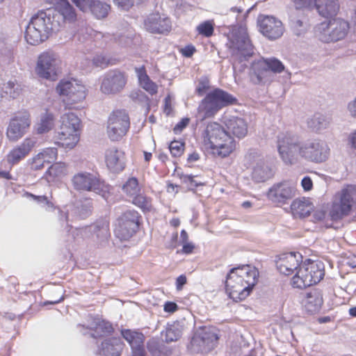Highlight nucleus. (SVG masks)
I'll return each instance as SVG.
<instances>
[{"instance_id":"1","label":"nucleus","mask_w":356,"mask_h":356,"mask_svg":"<svg viewBox=\"0 0 356 356\" xmlns=\"http://www.w3.org/2000/svg\"><path fill=\"white\" fill-rule=\"evenodd\" d=\"M225 127L216 122L209 123L203 133V146L211 154L225 158L236 148L234 137L241 139L248 134V126L240 117L226 115L223 118Z\"/></svg>"},{"instance_id":"2","label":"nucleus","mask_w":356,"mask_h":356,"mask_svg":"<svg viewBox=\"0 0 356 356\" xmlns=\"http://www.w3.org/2000/svg\"><path fill=\"white\" fill-rule=\"evenodd\" d=\"M259 271L252 266L245 265L232 268L226 277L225 291L235 302L245 300L258 282Z\"/></svg>"},{"instance_id":"3","label":"nucleus","mask_w":356,"mask_h":356,"mask_svg":"<svg viewBox=\"0 0 356 356\" xmlns=\"http://www.w3.org/2000/svg\"><path fill=\"white\" fill-rule=\"evenodd\" d=\"M58 30V24L55 23L51 10L40 11L32 17L26 26L25 39L30 44L37 45Z\"/></svg>"},{"instance_id":"4","label":"nucleus","mask_w":356,"mask_h":356,"mask_svg":"<svg viewBox=\"0 0 356 356\" xmlns=\"http://www.w3.org/2000/svg\"><path fill=\"white\" fill-rule=\"evenodd\" d=\"M227 45L232 58L235 61L243 62L253 54V46L244 25L234 26L228 33Z\"/></svg>"},{"instance_id":"5","label":"nucleus","mask_w":356,"mask_h":356,"mask_svg":"<svg viewBox=\"0 0 356 356\" xmlns=\"http://www.w3.org/2000/svg\"><path fill=\"white\" fill-rule=\"evenodd\" d=\"M324 276V266L321 261L310 259L302 261L291 278L294 288L304 289L319 282Z\"/></svg>"},{"instance_id":"6","label":"nucleus","mask_w":356,"mask_h":356,"mask_svg":"<svg viewBox=\"0 0 356 356\" xmlns=\"http://www.w3.org/2000/svg\"><path fill=\"white\" fill-rule=\"evenodd\" d=\"M56 93L63 97L65 106L78 109L87 96V88L82 81L77 79H62L56 86Z\"/></svg>"},{"instance_id":"7","label":"nucleus","mask_w":356,"mask_h":356,"mask_svg":"<svg viewBox=\"0 0 356 356\" xmlns=\"http://www.w3.org/2000/svg\"><path fill=\"white\" fill-rule=\"evenodd\" d=\"M235 98L227 92L216 89L207 94L199 105L197 118L200 121L213 117L220 109L234 104Z\"/></svg>"},{"instance_id":"8","label":"nucleus","mask_w":356,"mask_h":356,"mask_svg":"<svg viewBox=\"0 0 356 356\" xmlns=\"http://www.w3.org/2000/svg\"><path fill=\"white\" fill-rule=\"evenodd\" d=\"M277 148L281 160L286 165H294L302 159V142L291 134H280Z\"/></svg>"},{"instance_id":"9","label":"nucleus","mask_w":356,"mask_h":356,"mask_svg":"<svg viewBox=\"0 0 356 356\" xmlns=\"http://www.w3.org/2000/svg\"><path fill=\"white\" fill-rule=\"evenodd\" d=\"M284 70V65L275 58H259L251 66V79L254 83H266L272 80L271 72L277 74Z\"/></svg>"},{"instance_id":"10","label":"nucleus","mask_w":356,"mask_h":356,"mask_svg":"<svg viewBox=\"0 0 356 356\" xmlns=\"http://www.w3.org/2000/svg\"><path fill=\"white\" fill-rule=\"evenodd\" d=\"M354 207H356V186H347L334 195L330 216L332 219H340L348 215Z\"/></svg>"},{"instance_id":"11","label":"nucleus","mask_w":356,"mask_h":356,"mask_svg":"<svg viewBox=\"0 0 356 356\" xmlns=\"http://www.w3.org/2000/svg\"><path fill=\"white\" fill-rule=\"evenodd\" d=\"M61 60L58 54L52 51L41 53L36 60L35 74L41 79L54 81L60 72Z\"/></svg>"},{"instance_id":"12","label":"nucleus","mask_w":356,"mask_h":356,"mask_svg":"<svg viewBox=\"0 0 356 356\" xmlns=\"http://www.w3.org/2000/svg\"><path fill=\"white\" fill-rule=\"evenodd\" d=\"M348 29L347 22L337 18L319 24L315 28V33L321 40L329 42L343 39L346 35Z\"/></svg>"},{"instance_id":"13","label":"nucleus","mask_w":356,"mask_h":356,"mask_svg":"<svg viewBox=\"0 0 356 356\" xmlns=\"http://www.w3.org/2000/svg\"><path fill=\"white\" fill-rule=\"evenodd\" d=\"M72 183L75 190L80 191H92L105 196L109 191V186L98 179L95 175L81 172L75 174L72 178Z\"/></svg>"},{"instance_id":"14","label":"nucleus","mask_w":356,"mask_h":356,"mask_svg":"<svg viewBox=\"0 0 356 356\" xmlns=\"http://www.w3.org/2000/svg\"><path fill=\"white\" fill-rule=\"evenodd\" d=\"M128 114L122 110L113 111L107 122V135L113 141H118L124 137L129 129Z\"/></svg>"},{"instance_id":"15","label":"nucleus","mask_w":356,"mask_h":356,"mask_svg":"<svg viewBox=\"0 0 356 356\" xmlns=\"http://www.w3.org/2000/svg\"><path fill=\"white\" fill-rule=\"evenodd\" d=\"M330 149L326 141L314 138L302 142V159L315 162L325 161L330 156Z\"/></svg>"},{"instance_id":"16","label":"nucleus","mask_w":356,"mask_h":356,"mask_svg":"<svg viewBox=\"0 0 356 356\" xmlns=\"http://www.w3.org/2000/svg\"><path fill=\"white\" fill-rule=\"evenodd\" d=\"M138 227V213L134 211H129L118 219L114 229L115 235L120 241H128Z\"/></svg>"},{"instance_id":"17","label":"nucleus","mask_w":356,"mask_h":356,"mask_svg":"<svg viewBox=\"0 0 356 356\" xmlns=\"http://www.w3.org/2000/svg\"><path fill=\"white\" fill-rule=\"evenodd\" d=\"M54 6L51 16L55 23L58 24V29L65 24H71L76 21V13L74 7L68 0H48Z\"/></svg>"},{"instance_id":"18","label":"nucleus","mask_w":356,"mask_h":356,"mask_svg":"<svg viewBox=\"0 0 356 356\" xmlns=\"http://www.w3.org/2000/svg\"><path fill=\"white\" fill-rule=\"evenodd\" d=\"M296 195L294 183L284 181L273 184L267 192V197L273 203L283 205Z\"/></svg>"},{"instance_id":"19","label":"nucleus","mask_w":356,"mask_h":356,"mask_svg":"<svg viewBox=\"0 0 356 356\" xmlns=\"http://www.w3.org/2000/svg\"><path fill=\"white\" fill-rule=\"evenodd\" d=\"M31 125L30 115L27 111L16 114L8 126L7 138L10 141L16 142L23 137Z\"/></svg>"},{"instance_id":"20","label":"nucleus","mask_w":356,"mask_h":356,"mask_svg":"<svg viewBox=\"0 0 356 356\" xmlns=\"http://www.w3.org/2000/svg\"><path fill=\"white\" fill-rule=\"evenodd\" d=\"M127 79L124 73L118 70L110 71L102 78L100 90L105 95H115L122 91Z\"/></svg>"},{"instance_id":"21","label":"nucleus","mask_w":356,"mask_h":356,"mask_svg":"<svg viewBox=\"0 0 356 356\" xmlns=\"http://www.w3.org/2000/svg\"><path fill=\"white\" fill-rule=\"evenodd\" d=\"M259 25L260 32L270 40L280 38L284 32L282 22L273 16H265L259 19Z\"/></svg>"},{"instance_id":"22","label":"nucleus","mask_w":356,"mask_h":356,"mask_svg":"<svg viewBox=\"0 0 356 356\" xmlns=\"http://www.w3.org/2000/svg\"><path fill=\"white\" fill-rule=\"evenodd\" d=\"M145 29L154 33H163L171 29V22L164 14L158 12L149 14L144 21Z\"/></svg>"},{"instance_id":"23","label":"nucleus","mask_w":356,"mask_h":356,"mask_svg":"<svg viewBox=\"0 0 356 356\" xmlns=\"http://www.w3.org/2000/svg\"><path fill=\"white\" fill-rule=\"evenodd\" d=\"M302 261V256L299 252H288L282 254L276 265L280 273L289 275L296 273Z\"/></svg>"},{"instance_id":"24","label":"nucleus","mask_w":356,"mask_h":356,"mask_svg":"<svg viewBox=\"0 0 356 356\" xmlns=\"http://www.w3.org/2000/svg\"><path fill=\"white\" fill-rule=\"evenodd\" d=\"M36 145L34 138H26L22 143L14 147L7 154L6 161L10 165H14L24 159Z\"/></svg>"},{"instance_id":"25","label":"nucleus","mask_w":356,"mask_h":356,"mask_svg":"<svg viewBox=\"0 0 356 356\" xmlns=\"http://www.w3.org/2000/svg\"><path fill=\"white\" fill-rule=\"evenodd\" d=\"M58 149L56 147H47L42 149L37 154L29 160L31 169L40 170L57 159Z\"/></svg>"},{"instance_id":"26","label":"nucleus","mask_w":356,"mask_h":356,"mask_svg":"<svg viewBox=\"0 0 356 356\" xmlns=\"http://www.w3.org/2000/svg\"><path fill=\"white\" fill-rule=\"evenodd\" d=\"M105 163L107 168L113 172L122 171L125 166L124 152L116 147H111L105 152Z\"/></svg>"},{"instance_id":"27","label":"nucleus","mask_w":356,"mask_h":356,"mask_svg":"<svg viewBox=\"0 0 356 356\" xmlns=\"http://www.w3.org/2000/svg\"><path fill=\"white\" fill-rule=\"evenodd\" d=\"M68 174L67 163L64 162H56L51 164L44 174V179L49 184L60 183Z\"/></svg>"},{"instance_id":"28","label":"nucleus","mask_w":356,"mask_h":356,"mask_svg":"<svg viewBox=\"0 0 356 356\" xmlns=\"http://www.w3.org/2000/svg\"><path fill=\"white\" fill-rule=\"evenodd\" d=\"M123 338L129 343L132 349V356H144L143 348L144 336L142 333L131 330H122Z\"/></svg>"},{"instance_id":"29","label":"nucleus","mask_w":356,"mask_h":356,"mask_svg":"<svg viewBox=\"0 0 356 356\" xmlns=\"http://www.w3.org/2000/svg\"><path fill=\"white\" fill-rule=\"evenodd\" d=\"M314 206L309 198L302 197L295 199L291 204V211L293 217L304 218L310 215L314 211Z\"/></svg>"},{"instance_id":"30","label":"nucleus","mask_w":356,"mask_h":356,"mask_svg":"<svg viewBox=\"0 0 356 356\" xmlns=\"http://www.w3.org/2000/svg\"><path fill=\"white\" fill-rule=\"evenodd\" d=\"M81 134L58 130L55 136V144L65 149H72L78 144Z\"/></svg>"},{"instance_id":"31","label":"nucleus","mask_w":356,"mask_h":356,"mask_svg":"<svg viewBox=\"0 0 356 356\" xmlns=\"http://www.w3.org/2000/svg\"><path fill=\"white\" fill-rule=\"evenodd\" d=\"M58 130L81 134V121L74 113L68 112L60 118Z\"/></svg>"},{"instance_id":"32","label":"nucleus","mask_w":356,"mask_h":356,"mask_svg":"<svg viewBox=\"0 0 356 356\" xmlns=\"http://www.w3.org/2000/svg\"><path fill=\"white\" fill-rule=\"evenodd\" d=\"M302 302L309 312H316L321 309L323 305V294L319 290H311L306 293Z\"/></svg>"},{"instance_id":"33","label":"nucleus","mask_w":356,"mask_h":356,"mask_svg":"<svg viewBox=\"0 0 356 356\" xmlns=\"http://www.w3.org/2000/svg\"><path fill=\"white\" fill-rule=\"evenodd\" d=\"M316 6L318 13L325 18L336 16L340 8L339 0H318Z\"/></svg>"},{"instance_id":"34","label":"nucleus","mask_w":356,"mask_h":356,"mask_svg":"<svg viewBox=\"0 0 356 356\" xmlns=\"http://www.w3.org/2000/svg\"><path fill=\"white\" fill-rule=\"evenodd\" d=\"M273 176L271 168L261 159L257 160L252 172V178L257 182H264Z\"/></svg>"},{"instance_id":"35","label":"nucleus","mask_w":356,"mask_h":356,"mask_svg":"<svg viewBox=\"0 0 356 356\" xmlns=\"http://www.w3.org/2000/svg\"><path fill=\"white\" fill-rule=\"evenodd\" d=\"M90 231L91 241L97 245H104L110 236L109 227L106 222L94 225L90 228Z\"/></svg>"},{"instance_id":"36","label":"nucleus","mask_w":356,"mask_h":356,"mask_svg":"<svg viewBox=\"0 0 356 356\" xmlns=\"http://www.w3.org/2000/svg\"><path fill=\"white\" fill-rule=\"evenodd\" d=\"M122 350V343L120 339L113 338L104 341L99 350V356H120Z\"/></svg>"},{"instance_id":"37","label":"nucleus","mask_w":356,"mask_h":356,"mask_svg":"<svg viewBox=\"0 0 356 356\" xmlns=\"http://www.w3.org/2000/svg\"><path fill=\"white\" fill-rule=\"evenodd\" d=\"M136 72L140 86L149 95H156L158 92V85L150 79L147 74L145 67H140L136 68Z\"/></svg>"},{"instance_id":"38","label":"nucleus","mask_w":356,"mask_h":356,"mask_svg":"<svg viewBox=\"0 0 356 356\" xmlns=\"http://www.w3.org/2000/svg\"><path fill=\"white\" fill-rule=\"evenodd\" d=\"M111 9L108 3L100 0H93L86 13H90L97 19L106 17Z\"/></svg>"},{"instance_id":"39","label":"nucleus","mask_w":356,"mask_h":356,"mask_svg":"<svg viewBox=\"0 0 356 356\" xmlns=\"http://www.w3.org/2000/svg\"><path fill=\"white\" fill-rule=\"evenodd\" d=\"M54 127V115L48 111L40 115V121L36 124L38 134H45L51 131Z\"/></svg>"},{"instance_id":"40","label":"nucleus","mask_w":356,"mask_h":356,"mask_svg":"<svg viewBox=\"0 0 356 356\" xmlns=\"http://www.w3.org/2000/svg\"><path fill=\"white\" fill-rule=\"evenodd\" d=\"M184 325L181 322L175 321L168 324L165 330V341L172 342L177 341L181 336Z\"/></svg>"},{"instance_id":"41","label":"nucleus","mask_w":356,"mask_h":356,"mask_svg":"<svg viewBox=\"0 0 356 356\" xmlns=\"http://www.w3.org/2000/svg\"><path fill=\"white\" fill-rule=\"evenodd\" d=\"M330 122V118L327 115L316 113L308 120L307 124L312 129L321 131L327 128Z\"/></svg>"},{"instance_id":"42","label":"nucleus","mask_w":356,"mask_h":356,"mask_svg":"<svg viewBox=\"0 0 356 356\" xmlns=\"http://www.w3.org/2000/svg\"><path fill=\"white\" fill-rule=\"evenodd\" d=\"M4 90L10 97L17 98L21 95L23 88L19 83L10 81L5 85Z\"/></svg>"},{"instance_id":"43","label":"nucleus","mask_w":356,"mask_h":356,"mask_svg":"<svg viewBox=\"0 0 356 356\" xmlns=\"http://www.w3.org/2000/svg\"><path fill=\"white\" fill-rule=\"evenodd\" d=\"M313 218L315 221L321 222L323 223L326 227H329L332 225V221L336 219H332L330 216V212L329 214L323 209H316L314 214Z\"/></svg>"},{"instance_id":"44","label":"nucleus","mask_w":356,"mask_h":356,"mask_svg":"<svg viewBox=\"0 0 356 356\" xmlns=\"http://www.w3.org/2000/svg\"><path fill=\"white\" fill-rule=\"evenodd\" d=\"M124 191L130 196H134L139 192L138 180L136 178H130L123 186Z\"/></svg>"},{"instance_id":"45","label":"nucleus","mask_w":356,"mask_h":356,"mask_svg":"<svg viewBox=\"0 0 356 356\" xmlns=\"http://www.w3.org/2000/svg\"><path fill=\"white\" fill-rule=\"evenodd\" d=\"M133 203L144 211L149 210L151 208L150 200L142 195L136 194L134 195Z\"/></svg>"},{"instance_id":"46","label":"nucleus","mask_w":356,"mask_h":356,"mask_svg":"<svg viewBox=\"0 0 356 356\" xmlns=\"http://www.w3.org/2000/svg\"><path fill=\"white\" fill-rule=\"evenodd\" d=\"M197 31L199 34L206 37H209L213 34V26L211 22L206 21L197 26Z\"/></svg>"},{"instance_id":"47","label":"nucleus","mask_w":356,"mask_h":356,"mask_svg":"<svg viewBox=\"0 0 356 356\" xmlns=\"http://www.w3.org/2000/svg\"><path fill=\"white\" fill-rule=\"evenodd\" d=\"M184 143L180 141H172L171 142L169 149L173 156H179L184 152Z\"/></svg>"},{"instance_id":"48","label":"nucleus","mask_w":356,"mask_h":356,"mask_svg":"<svg viewBox=\"0 0 356 356\" xmlns=\"http://www.w3.org/2000/svg\"><path fill=\"white\" fill-rule=\"evenodd\" d=\"M113 327L110 323L106 322L104 321H99L95 327V332L97 334H105V333H109L112 331Z\"/></svg>"},{"instance_id":"49","label":"nucleus","mask_w":356,"mask_h":356,"mask_svg":"<svg viewBox=\"0 0 356 356\" xmlns=\"http://www.w3.org/2000/svg\"><path fill=\"white\" fill-rule=\"evenodd\" d=\"M217 337L215 334H211V336L207 337L203 336L201 339V341L203 343V349L202 350L207 351V350L211 349L213 346V342L217 341Z\"/></svg>"},{"instance_id":"50","label":"nucleus","mask_w":356,"mask_h":356,"mask_svg":"<svg viewBox=\"0 0 356 356\" xmlns=\"http://www.w3.org/2000/svg\"><path fill=\"white\" fill-rule=\"evenodd\" d=\"M113 1L122 10H129L134 3V0H113Z\"/></svg>"},{"instance_id":"51","label":"nucleus","mask_w":356,"mask_h":356,"mask_svg":"<svg viewBox=\"0 0 356 356\" xmlns=\"http://www.w3.org/2000/svg\"><path fill=\"white\" fill-rule=\"evenodd\" d=\"M93 0H72V1L83 12H87L90 8V4Z\"/></svg>"},{"instance_id":"52","label":"nucleus","mask_w":356,"mask_h":356,"mask_svg":"<svg viewBox=\"0 0 356 356\" xmlns=\"http://www.w3.org/2000/svg\"><path fill=\"white\" fill-rule=\"evenodd\" d=\"M181 179L183 181V182L187 184L188 185V187H190L191 188L201 185V183L195 181L194 179V177L192 175H184L181 177Z\"/></svg>"},{"instance_id":"53","label":"nucleus","mask_w":356,"mask_h":356,"mask_svg":"<svg viewBox=\"0 0 356 356\" xmlns=\"http://www.w3.org/2000/svg\"><path fill=\"white\" fill-rule=\"evenodd\" d=\"M92 64L95 67H104L107 65V59L103 55H96L92 58Z\"/></svg>"},{"instance_id":"54","label":"nucleus","mask_w":356,"mask_h":356,"mask_svg":"<svg viewBox=\"0 0 356 356\" xmlns=\"http://www.w3.org/2000/svg\"><path fill=\"white\" fill-rule=\"evenodd\" d=\"M347 111L349 115L356 120V97L348 103Z\"/></svg>"},{"instance_id":"55","label":"nucleus","mask_w":356,"mask_h":356,"mask_svg":"<svg viewBox=\"0 0 356 356\" xmlns=\"http://www.w3.org/2000/svg\"><path fill=\"white\" fill-rule=\"evenodd\" d=\"M301 186L305 191H309L313 188V182L309 177H305L301 181Z\"/></svg>"},{"instance_id":"56","label":"nucleus","mask_w":356,"mask_h":356,"mask_svg":"<svg viewBox=\"0 0 356 356\" xmlns=\"http://www.w3.org/2000/svg\"><path fill=\"white\" fill-rule=\"evenodd\" d=\"M189 121L190 120L188 118L181 119V120L175 127L174 131L176 134L180 133L188 124Z\"/></svg>"},{"instance_id":"57","label":"nucleus","mask_w":356,"mask_h":356,"mask_svg":"<svg viewBox=\"0 0 356 356\" xmlns=\"http://www.w3.org/2000/svg\"><path fill=\"white\" fill-rule=\"evenodd\" d=\"M314 0H292L296 8H302L309 6Z\"/></svg>"},{"instance_id":"58","label":"nucleus","mask_w":356,"mask_h":356,"mask_svg":"<svg viewBox=\"0 0 356 356\" xmlns=\"http://www.w3.org/2000/svg\"><path fill=\"white\" fill-rule=\"evenodd\" d=\"M195 51V48L193 45H188L181 49V53L185 57H191Z\"/></svg>"},{"instance_id":"59","label":"nucleus","mask_w":356,"mask_h":356,"mask_svg":"<svg viewBox=\"0 0 356 356\" xmlns=\"http://www.w3.org/2000/svg\"><path fill=\"white\" fill-rule=\"evenodd\" d=\"M147 348L153 354H156L159 348V341L155 339L149 340L147 343Z\"/></svg>"},{"instance_id":"60","label":"nucleus","mask_w":356,"mask_h":356,"mask_svg":"<svg viewBox=\"0 0 356 356\" xmlns=\"http://www.w3.org/2000/svg\"><path fill=\"white\" fill-rule=\"evenodd\" d=\"M26 196L27 197H31L33 200H35V201H37L38 202H43V203H45L47 204H48L49 203L47 197L46 196H44V195L36 196V195H34L31 194V193H26Z\"/></svg>"},{"instance_id":"61","label":"nucleus","mask_w":356,"mask_h":356,"mask_svg":"<svg viewBox=\"0 0 356 356\" xmlns=\"http://www.w3.org/2000/svg\"><path fill=\"white\" fill-rule=\"evenodd\" d=\"M182 245L183 248L181 252L184 254H191L195 248L194 245L189 242L182 243Z\"/></svg>"},{"instance_id":"62","label":"nucleus","mask_w":356,"mask_h":356,"mask_svg":"<svg viewBox=\"0 0 356 356\" xmlns=\"http://www.w3.org/2000/svg\"><path fill=\"white\" fill-rule=\"evenodd\" d=\"M177 309V305L173 302H167L164 305V311L166 312L172 313Z\"/></svg>"},{"instance_id":"63","label":"nucleus","mask_w":356,"mask_h":356,"mask_svg":"<svg viewBox=\"0 0 356 356\" xmlns=\"http://www.w3.org/2000/svg\"><path fill=\"white\" fill-rule=\"evenodd\" d=\"M186 283V277L185 275H180L177 278L176 287L178 291L182 289L183 286Z\"/></svg>"},{"instance_id":"64","label":"nucleus","mask_w":356,"mask_h":356,"mask_svg":"<svg viewBox=\"0 0 356 356\" xmlns=\"http://www.w3.org/2000/svg\"><path fill=\"white\" fill-rule=\"evenodd\" d=\"M348 140L351 145L356 148V130L350 134Z\"/></svg>"}]
</instances>
